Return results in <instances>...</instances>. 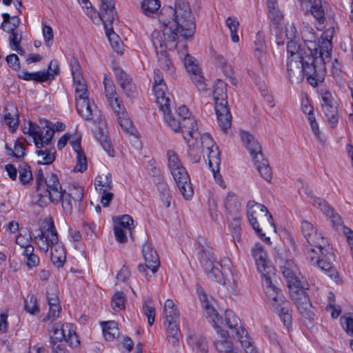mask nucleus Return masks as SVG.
<instances>
[{
  "label": "nucleus",
  "mask_w": 353,
  "mask_h": 353,
  "mask_svg": "<svg viewBox=\"0 0 353 353\" xmlns=\"http://www.w3.org/2000/svg\"><path fill=\"white\" fill-rule=\"evenodd\" d=\"M288 72L292 83H299L306 77L312 86L316 87L315 79L319 80L323 74V65L320 58L307 56L305 48L295 40L288 41Z\"/></svg>",
  "instance_id": "f257e3e1"
},
{
  "label": "nucleus",
  "mask_w": 353,
  "mask_h": 353,
  "mask_svg": "<svg viewBox=\"0 0 353 353\" xmlns=\"http://www.w3.org/2000/svg\"><path fill=\"white\" fill-rule=\"evenodd\" d=\"M159 21L163 26L161 34L165 35L168 29L176 39L192 38L196 29L194 17L187 0H175L174 7L164 6L161 9Z\"/></svg>",
  "instance_id": "f03ea898"
},
{
  "label": "nucleus",
  "mask_w": 353,
  "mask_h": 353,
  "mask_svg": "<svg viewBox=\"0 0 353 353\" xmlns=\"http://www.w3.org/2000/svg\"><path fill=\"white\" fill-rule=\"evenodd\" d=\"M161 111L168 125L174 132H181L187 143L190 142V138L198 141L199 132L196 120L190 114L185 105L179 108L176 117L172 113L170 105L165 106Z\"/></svg>",
  "instance_id": "7ed1b4c3"
},
{
  "label": "nucleus",
  "mask_w": 353,
  "mask_h": 353,
  "mask_svg": "<svg viewBox=\"0 0 353 353\" xmlns=\"http://www.w3.org/2000/svg\"><path fill=\"white\" fill-rule=\"evenodd\" d=\"M37 198L35 203L40 207H46L49 201H57L61 190V183L57 176L52 173L46 179L43 172L39 169L36 174Z\"/></svg>",
  "instance_id": "20e7f679"
},
{
  "label": "nucleus",
  "mask_w": 353,
  "mask_h": 353,
  "mask_svg": "<svg viewBox=\"0 0 353 353\" xmlns=\"http://www.w3.org/2000/svg\"><path fill=\"white\" fill-rule=\"evenodd\" d=\"M247 208L249 222L261 239L265 237L263 230L276 232L273 217L264 205L249 201Z\"/></svg>",
  "instance_id": "39448f33"
},
{
  "label": "nucleus",
  "mask_w": 353,
  "mask_h": 353,
  "mask_svg": "<svg viewBox=\"0 0 353 353\" xmlns=\"http://www.w3.org/2000/svg\"><path fill=\"white\" fill-rule=\"evenodd\" d=\"M240 137L261 176L265 181H270L272 177V172L268 159L264 157L261 143L254 135L247 131L241 130Z\"/></svg>",
  "instance_id": "423d86ee"
},
{
  "label": "nucleus",
  "mask_w": 353,
  "mask_h": 353,
  "mask_svg": "<svg viewBox=\"0 0 353 353\" xmlns=\"http://www.w3.org/2000/svg\"><path fill=\"white\" fill-rule=\"evenodd\" d=\"M165 35L161 31L154 30L152 34V41L156 50L160 66L166 71L172 72L173 66L168 58L167 50H173L177 46L178 39H175L171 31L166 29Z\"/></svg>",
  "instance_id": "0eeeda50"
},
{
  "label": "nucleus",
  "mask_w": 353,
  "mask_h": 353,
  "mask_svg": "<svg viewBox=\"0 0 353 353\" xmlns=\"http://www.w3.org/2000/svg\"><path fill=\"white\" fill-rule=\"evenodd\" d=\"M211 324L216 330L217 334L221 338L214 342L215 347L220 353H258L246 330H241L240 332L241 334L238 340L241 343L243 352L241 351L238 352L234 350L232 343L228 339V332L221 328V325L223 324L222 319L221 318L218 326L216 327L212 323Z\"/></svg>",
  "instance_id": "6e6552de"
},
{
  "label": "nucleus",
  "mask_w": 353,
  "mask_h": 353,
  "mask_svg": "<svg viewBox=\"0 0 353 353\" xmlns=\"http://www.w3.org/2000/svg\"><path fill=\"white\" fill-rule=\"evenodd\" d=\"M213 97L219 125L225 132L231 127L232 116L227 101L226 84L219 79L214 85Z\"/></svg>",
  "instance_id": "1a4fd4ad"
},
{
  "label": "nucleus",
  "mask_w": 353,
  "mask_h": 353,
  "mask_svg": "<svg viewBox=\"0 0 353 353\" xmlns=\"http://www.w3.org/2000/svg\"><path fill=\"white\" fill-rule=\"evenodd\" d=\"M167 156L168 167L180 192L185 199H190L193 195V189L188 172L174 151L168 150Z\"/></svg>",
  "instance_id": "9d476101"
},
{
  "label": "nucleus",
  "mask_w": 353,
  "mask_h": 353,
  "mask_svg": "<svg viewBox=\"0 0 353 353\" xmlns=\"http://www.w3.org/2000/svg\"><path fill=\"white\" fill-rule=\"evenodd\" d=\"M59 192H60L58 200L51 203L57 204L61 201L63 210L67 216L71 215L73 212L81 214L83 208V189L81 187H73L66 192L61 185V190H59Z\"/></svg>",
  "instance_id": "9b49d317"
},
{
  "label": "nucleus",
  "mask_w": 353,
  "mask_h": 353,
  "mask_svg": "<svg viewBox=\"0 0 353 353\" xmlns=\"http://www.w3.org/2000/svg\"><path fill=\"white\" fill-rule=\"evenodd\" d=\"M198 258L201 265L207 272L208 277L217 283L225 284L223 274L219 270L220 265L216 263L215 258L213 257L211 252L208 249L201 247V250L198 253Z\"/></svg>",
  "instance_id": "f8f14e48"
},
{
  "label": "nucleus",
  "mask_w": 353,
  "mask_h": 353,
  "mask_svg": "<svg viewBox=\"0 0 353 353\" xmlns=\"http://www.w3.org/2000/svg\"><path fill=\"white\" fill-rule=\"evenodd\" d=\"M153 90L160 110L170 105V94L167 92L168 88L164 81L161 72L159 69L154 70Z\"/></svg>",
  "instance_id": "ddd939ff"
},
{
  "label": "nucleus",
  "mask_w": 353,
  "mask_h": 353,
  "mask_svg": "<svg viewBox=\"0 0 353 353\" xmlns=\"http://www.w3.org/2000/svg\"><path fill=\"white\" fill-rule=\"evenodd\" d=\"M34 239L39 249L47 252L50 247L52 248L59 241L58 234L53 222L48 223L46 230L40 229Z\"/></svg>",
  "instance_id": "4468645a"
},
{
  "label": "nucleus",
  "mask_w": 353,
  "mask_h": 353,
  "mask_svg": "<svg viewBox=\"0 0 353 353\" xmlns=\"http://www.w3.org/2000/svg\"><path fill=\"white\" fill-rule=\"evenodd\" d=\"M321 98V107L324 114L330 125L334 128L339 121L338 103L328 91L322 93Z\"/></svg>",
  "instance_id": "2eb2a0df"
},
{
  "label": "nucleus",
  "mask_w": 353,
  "mask_h": 353,
  "mask_svg": "<svg viewBox=\"0 0 353 353\" xmlns=\"http://www.w3.org/2000/svg\"><path fill=\"white\" fill-rule=\"evenodd\" d=\"M301 231L309 244L312 246L319 247L320 250H325L330 247L327 241L321 233L317 232L316 228L307 221L301 222Z\"/></svg>",
  "instance_id": "dca6fc26"
},
{
  "label": "nucleus",
  "mask_w": 353,
  "mask_h": 353,
  "mask_svg": "<svg viewBox=\"0 0 353 353\" xmlns=\"http://www.w3.org/2000/svg\"><path fill=\"white\" fill-rule=\"evenodd\" d=\"M184 65L193 83L200 92L207 90V84L205 78L201 74V70L195 63V59L190 54H186L184 58Z\"/></svg>",
  "instance_id": "f3484780"
},
{
  "label": "nucleus",
  "mask_w": 353,
  "mask_h": 353,
  "mask_svg": "<svg viewBox=\"0 0 353 353\" xmlns=\"http://www.w3.org/2000/svg\"><path fill=\"white\" fill-rule=\"evenodd\" d=\"M51 331L52 332V334H50L51 353H69L62 341L65 338L67 331L65 324L61 322L55 323Z\"/></svg>",
  "instance_id": "a211bd4d"
},
{
  "label": "nucleus",
  "mask_w": 353,
  "mask_h": 353,
  "mask_svg": "<svg viewBox=\"0 0 353 353\" xmlns=\"http://www.w3.org/2000/svg\"><path fill=\"white\" fill-rule=\"evenodd\" d=\"M335 256L330 247L321 251V256L317 261V266L324 271L331 279L338 282V272L332 266Z\"/></svg>",
  "instance_id": "6ab92c4d"
},
{
  "label": "nucleus",
  "mask_w": 353,
  "mask_h": 353,
  "mask_svg": "<svg viewBox=\"0 0 353 353\" xmlns=\"http://www.w3.org/2000/svg\"><path fill=\"white\" fill-rule=\"evenodd\" d=\"M252 256L256 261L257 270L261 272L262 277L274 274V268L269 264L267 260V254L261 245H256L252 249Z\"/></svg>",
  "instance_id": "aec40b11"
},
{
  "label": "nucleus",
  "mask_w": 353,
  "mask_h": 353,
  "mask_svg": "<svg viewBox=\"0 0 353 353\" xmlns=\"http://www.w3.org/2000/svg\"><path fill=\"white\" fill-rule=\"evenodd\" d=\"M275 312H276L284 325L288 327L292 323V316L290 314V304L285 299L283 294H279V296L271 302Z\"/></svg>",
  "instance_id": "412c9836"
},
{
  "label": "nucleus",
  "mask_w": 353,
  "mask_h": 353,
  "mask_svg": "<svg viewBox=\"0 0 353 353\" xmlns=\"http://www.w3.org/2000/svg\"><path fill=\"white\" fill-rule=\"evenodd\" d=\"M305 290L294 292L290 294V296L299 312L307 318H311L313 315V312L311 311L312 303Z\"/></svg>",
  "instance_id": "4be33fe9"
},
{
  "label": "nucleus",
  "mask_w": 353,
  "mask_h": 353,
  "mask_svg": "<svg viewBox=\"0 0 353 353\" xmlns=\"http://www.w3.org/2000/svg\"><path fill=\"white\" fill-rule=\"evenodd\" d=\"M323 33L320 39L318 41V49H319V55L313 57L314 58H320L322 60L323 65V77L319 80H314L316 81V87L318 86L319 83H321L324 81L326 68H325V59H328L330 57L331 50H332V41L330 39H328L327 36L324 37Z\"/></svg>",
  "instance_id": "5701e85b"
},
{
  "label": "nucleus",
  "mask_w": 353,
  "mask_h": 353,
  "mask_svg": "<svg viewBox=\"0 0 353 353\" xmlns=\"http://www.w3.org/2000/svg\"><path fill=\"white\" fill-rule=\"evenodd\" d=\"M113 19H110L109 21L103 19V17H99V20L102 21L104 28L105 30V34L108 37L109 41L111 44L112 49L117 53H123V43L120 40L119 36L114 32L112 23L116 19V12L113 13Z\"/></svg>",
  "instance_id": "b1692460"
},
{
  "label": "nucleus",
  "mask_w": 353,
  "mask_h": 353,
  "mask_svg": "<svg viewBox=\"0 0 353 353\" xmlns=\"http://www.w3.org/2000/svg\"><path fill=\"white\" fill-rule=\"evenodd\" d=\"M142 252L146 267L155 273L160 265L159 258L156 250L150 244L145 243L143 245Z\"/></svg>",
  "instance_id": "393cba45"
},
{
  "label": "nucleus",
  "mask_w": 353,
  "mask_h": 353,
  "mask_svg": "<svg viewBox=\"0 0 353 353\" xmlns=\"http://www.w3.org/2000/svg\"><path fill=\"white\" fill-rule=\"evenodd\" d=\"M313 205L317 206L330 219L334 225H341L342 221L340 216L334 212V208L327 201L319 197H314Z\"/></svg>",
  "instance_id": "a878e982"
},
{
  "label": "nucleus",
  "mask_w": 353,
  "mask_h": 353,
  "mask_svg": "<svg viewBox=\"0 0 353 353\" xmlns=\"http://www.w3.org/2000/svg\"><path fill=\"white\" fill-rule=\"evenodd\" d=\"M197 292H199V297L202 303V307L205 311V314L208 321L210 323H212L214 326H218V323L219 321H221V317L218 312L212 305H210L207 294L203 290H201V292L197 290Z\"/></svg>",
  "instance_id": "bb28decb"
},
{
  "label": "nucleus",
  "mask_w": 353,
  "mask_h": 353,
  "mask_svg": "<svg viewBox=\"0 0 353 353\" xmlns=\"http://www.w3.org/2000/svg\"><path fill=\"white\" fill-rule=\"evenodd\" d=\"M116 12L114 7V0H101L100 12H96L92 9L90 10V18H92L93 14H97L99 17H103L104 20L110 21V19H113V13Z\"/></svg>",
  "instance_id": "cd10ccee"
},
{
  "label": "nucleus",
  "mask_w": 353,
  "mask_h": 353,
  "mask_svg": "<svg viewBox=\"0 0 353 353\" xmlns=\"http://www.w3.org/2000/svg\"><path fill=\"white\" fill-rule=\"evenodd\" d=\"M75 101L78 114L86 121L92 120V108H95V105L90 103L88 97L82 98V99H77Z\"/></svg>",
  "instance_id": "c85d7f7f"
},
{
  "label": "nucleus",
  "mask_w": 353,
  "mask_h": 353,
  "mask_svg": "<svg viewBox=\"0 0 353 353\" xmlns=\"http://www.w3.org/2000/svg\"><path fill=\"white\" fill-rule=\"evenodd\" d=\"M65 260L64 248L57 242L51 248V261L54 266L59 268L63 266Z\"/></svg>",
  "instance_id": "c756f323"
},
{
  "label": "nucleus",
  "mask_w": 353,
  "mask_h": 353,
  "mask_svg": "<svg viewBox=\"0 0 353 353\" xmlns=\"http://www.w3.org/2000/svg\"><path fill=\"white\" fill-rule=\"evenodd\" d=\"M225 323L229 328L235 332L238 339L241 334V330H245L241 325L240 319L232 310H226L225 313Z\"/></svg>",
  "instance_id": "7c9ffc66"
},
{
  "label": "nucleus",
  "mask_w": 353,
  "mask_h": 353,
  "mask_svg": "<svg viewBox=\"0 0 353 353\" xmlns=\"http://www.w3.org/2000/svg\"><path fill=\"white\" fill-rule=\"evenodd\" d=\"M166 327L167 338L173 346H177L179 343L180 332L177 322H167Z\"/></svg>",
  "instance_id": "2f4dec72"
},
{
  "label": "nucleus",
  "mask_w": 353,
  "mask_h": 353,
  "mask_svg": "<svg viewBox=\"0 0 353 353\" xmlns=\"http://www.w3.org/2000/svg\"><path fill=\"white\" fill-rule=\"evenodd\" d=\"M3 22L1 25V28L6 32L17 30L21 19L18 16L10 17L8 13L2 14Z\"/></svg>",
  "instance_id": "473e14b6"
},
{
  "label": "nucleus",
  "mask_w": 353,
  "mask_h": 353,
  "mask_svg": "<svg viewBox=\"0 0 353 353\" xmlns=\"http://www.w3.org/2000/svg\"><path fill=\"white\" fill-rule=\"evenodd\" d=\"M154 182L160 192L162 201L165 202L167 208L170 207L171 196L168 184L164 181L163 176H159L158 179H155Z\"/></svg>",
  "instance_id": "72a5a7b5"
},
{
  "label": "nucleus",
  "mask_w": 353,
  "mask_h": 353,
  "mask_svg": "<svg viewBox=\"0 0 353 353\" xmlns=\"http://www.w3.org/2000/svg\"><path fill=\"white\" fill-rule=\"evenodd\" d=\"M274 274H270L263 277V285L266 288V294L270 302L276 299L277 296H279V294H282L281 290L272 284V276Z\"/></svg>",
  "instance_id": "f704fd0d"
},
{
  "label": "nucleus",
  "mask_w": 353,
  "mask_h": 353,
  "mask_svg": "<svg viewBox=\"0 0 353 353\" xmlns=\"http://www.w3.org/2000/svg\"><path fill=\"white\" fill-rule=\"evenodd\" d=\"M101 325L104 337L107 341H112L119 335V329L115 321L102 322Z\"/></svg>",
  "instance_id": "c9c22d12"
},
{
  "label": "nucleus",
  "mask_w": 353,
  "mask_h": 353,
  "mask_svg": "<svg viewBox=\"0 0 353 353\" xmlns=\"http://www.w3.org/2000/svg\"><path fill=\"white\" fill-rule=\"evenodd\" d=\"M19 179L22 185H27L32 183L33 176L32 169L28 164L19 165L18 167Z\"/></svg>",
  "instance_id": "e433bc0d"
},
{
  "label": "nucleus",
  "mask_w": 353,
  "mask_h": 353,
  "mask_svg": "<svg viewBox=\"0 0 353 353\" xmlns=\"http://www.w3.org/2000/svg\"><path fill=\"white\" fill-rule=\"evenodd\" d=\"M225 206L228 213L234 215L239 214L241 204L237 200V196L234 193L230 192L225 198Z\"/></svg>",
  "instance_id": "4c0bfd02"
},
{
  "label": "nucleus",
  "mask_w": 353,
  "mask_h": 353,
  "mask_svg": "<svg viewBox=\"0 0 353 353\" xmlns=\"http://www.w3.org/2000/svg\"><path fill=\"white\" fill-rule=\"evenodd\" d=\"M96 190L99 192H103V190H110L112 188V176L110 173H107L105 175L98 176L95 179Z\"/></svg>",
  "instance_id": "58836bf2"
},
{
  "label": "nucleus",
  "mask_w": 353,
  "mask_h": 353,
  "mask_svg": "<svg viewBox=\"0 0 353 353\" xmlns=\"http://www.w3.org/2000/svg\"><path fill=\"white\" fill-rule=\"evenodd\" d=\"M26 130V128L24 129ZM24 134H29L31 137H32L34 139V143L37 148H40L41 143H39V139H41V134H43V131H41V128L37 124L32 123V121L28 122V128L27 130H23Z\"/></svg>",
  "instance_id": "ea45409f"
},
{
  "label": "nucleus",
  "mask_w": 353,
  "mask_h": 353,
  "mask_svg": "<svg viewBox=\"0 0 353 353\" xmlns=\"http://www.w3.org/2000/svg\"><path fill=\"white\" fill-rule=\"evenodd\" d=\"M160 7L159 0H143L141 3L143 12L148 17L155 14Z\"/></svg>",
  "instance_id": "a19ab883"
},
{
  "label": "nucleus",
  "mask_w": 353,
  "mask_h": 353,
  "mask_svg": "<svg viewBox=\"0 0 353 353\" xmlns=\"http://www.w3.org/2000/svg\"><path fill=\"white\" fill-rule=\"evenodd\" d=\"M96 137L100 142L104 150H105L110 156H113L112 153L114 152V150L112 149L111 142L108 135L101 128H99L98 132L96 134Z\"/></svg>",
  "instance_id": "79ce46f5"
},
{
  "label": "nucleus",
  "mask_w": 353,
  "mask_h": 353,
  "mask_svg": "<svg viewBox=\"0 0 353 353\" xmlns=\"http://www.w3.org/2000/svg\"><path fill=\"white\" fill-rule=\"evenodd\" d=\"M36 153L38 156H43L42 161H38V164L50 165L55 160L56 150L54 148L51 150H39Z\"/></svg>",
  "instance_id": "37998d69"
},
{
  "label": "nucleus",
  "mask_w": 353,
  "mask_h": 353,
  "mask_svg": "<svg viewBox=\"0 0 353 353\" xmlns=\"http://www.w3.org/2000/svg\"><path fill=\"white\" fill-rule=\"evenodd\" d=\"M65 327L68 331V334H65V341L71 347H77L80 344V341L75 331L72 329V324L65 323Z\"/></svg>",
  "instance_id": "c03bdc74"
},
{
  "label": "nucleus",
  "mask_w": 353,
  "mask_h": 353,
  "mask_svg": "<svg viewBox=\"0 0 353 353\" xmlns=\"http://www.w3.org/2000/svg\"><path fill=\"white\" fill-rule=\"evenodd\" d=\"M126 297L123 292H116L112 298V305L114 310L120 311L125 308Z\"/></svg>",
  "instance_id": "a18cd8bd"
},
{
  "label": "nucleus",
  "mask_w": 353,
  "mask_h": 353,
  "mask_svg": "<svg viewBox=\"0 0 353 353\" xmlns=\"http://www.w3.org/2000/svg\"><path fill=\"white\" fill-rule=\"evenodd\" d=\"M226 26L230 31L231 39L233 42H238L239 40L237 35V30L239 28V23L236 18L229 17L225 21Z\"/></svg>",
  "instance_id": "49530a36"
},
{
  "label": "nucleus",
  "mask_w": 353,
  "mask_h": 353,
  "mask_svg": "<svg viewBox=\"0 0 353 353\" xmlns=\"http://www.w3.org/2000/svg\"><path fill=\"white\" fill-rule=\"evenodd\" d=\"M310 12L318 21L319 24H323L325 21V13L322 8L321 1L319 3L314 0V3L310 6Z\"/></svg>",
  "instance_id": "de8ad7c7"
},
{
  "label": "nucleus",
  "mask_w": 353,
  "mask_h": 353,
  "mask_svg": "<svg viewBox=\"0 0 353 353\" xmlns=\"http://www.w3.org/2000/svg\"><path fill=\"white\" fill-rule=\"evenodd\" d=\"M195 143L203 148V150L206 149L207 150H210L214 146L213 139L209 134H203L202 135L199 134L198 141L196 142L195 140Z\"/></svg>",
  "instance_id": "09e8293b"
},
{
  "label": "nucleus",
  "mask_w": 353,
  "mask_h": 353,
  "mask_svg": "<svg viewBox=\"0 0 353 353\" xmlns=\"http://www.w3.org/2000/svg\"><path fill=\"white\" fill-rule=\"evenodd\" d=\"M189 343L194 345V348L196 350L197 353H207L208 345L206 344L205 339L202 336H195L190 339Z\"/></svg>",
  "instance_id": "8fccbe9b"
},
{
  "label": "nucleus",
  "mask_w": 353,
  "mask_h": 353,
  "mask_svg": "<svg viewBox=\"0 0 353 353\" xmlns=\"http://www.w3.org/2000/svg\"><path fill=\"white\" fill-rule=\"evenodd\" d=\"M103 84L105 88V97L108 101L114 99V98L118 97V94L115 90V86L112 83L111 80L108 79L106 76H105L103 79Z\"/></svg>",
  "instance_id": "3c124183"
},
{
  "label": "nucleus",
  "mask_w": 353,
  "mask_h": 353,
  "mask_svg": "<svg viewBox=\"0 0 353 353\" xmlns=\"http://www.w3.org/2000/svg\"><path fill=\"white\" fill-rule=\"evenodd\" d=\"M208 151V165L210 168H216L220 165L221 159L220 154L218 151V147L215 145V150L213 148L210 149Z\"/></svg>",
  "instance_id": "603ef678"
},
{
  "label": "nucleus",
  "mask_w": 353,
  "mask_h": 353,
  "mask_svg": "<svg viewBox=\"0 0 353 353\" xmlns=\"http://www.w3.org/2000/svg\"><path fill=\"white\" fill-rule=\"evenodd\" d=\"M241 216L239 214H234L232 220L229 223V227L230 228L232 235L235 239L240 237L241 232Z\"/></svg>",
  "instance_id": "864d4df0"
},
{
  "label": "nucleus",
  "mask_w": 353,
  "mask_h": 353,
  "mask_svg": "<svg viewBox=\"0 0 353 353\" xmlns=\"http://www.w3.org/2000/svg\"><path fill=\"white\" fill-rule=\"evenodd\" d=\"M286 282L288 283L290 294L294 292H298L299 290L305 289L302 285L301 281L299 279L295 274L286 279Z\"/></svg>",
  "instance_id": "5fc2aeb1"
},
{
  "label": "nucleus",
  "mask_w": 353,
  "mask_h": 353,
  "mask_svg": "<svg viewBox=\"0 0 353 353\" xmlns=\"http://www.w3.org/2000/svg\"><path fill=\"white\" fill-rule=\"evenodd\" d=\"M24 301L25 310L31 314H34L39 312L37 305V299L35 296L31 295Z\"/></svg>",
  "instance_id": "6e6d98bb"
},
{
  "label": "nucleus",
  "mask_w": 353,
  "mask_h": 353,
  "mask_svg": "<svg viewBox=\"0 0 353 353\" xmlns=\"http://www.w3.org/2000/svg\"><path fill=\"white\" fill-rule=\"evenodd\" d=\"M114 73L116 76L117 80L119 81L121 87L125 84H128L132 81V78L128 74L121 68L114 67Z\"/></svg>",
  "instance_id": "4d7b16f0"
},
{
  "label": "nucleus",
  "mask_w": 353,
  "mask_h": 353,
  "mask_svg": "<svg viewBox=\"0 0 353 353\" xmlns=\"http://www.w3.org/2000/svg\"><path fill=\"white\" fill-rule=\"evenodd\" d=\"M118 224L117 225L121 226L122 229L128 230L131 234V230L134 228V220L128 214H124L117 218Z\"/></svg>",
  "instance_id": "13d9d810"
},
{
  "label": "nucleus",
  "mask_w": 353,
  "mask_h": 353,
  "mask_svg": "<svg viewBox=\"0 0 353 353\" xmlns=\"http://www.w3.org/2000/svg\"><path fill=\"white\" fill-rule=\"evenodd\" d=\"M109 103L116 114L117 117L121 114L124 115L126 113L125 108L123 104V102L119 97L114 98V99L110 100Z\"/></svg>",
  "instance_id": "bf43d9fd"
},
{
  "label": "nucleus",
  "mask_w": 353,
  "mask_h": 353,
  "mask_svg": "<svg viewBox=\"0 0 353 353\" xmlns=\"http://www.w3.org/2000/svg\"><path fill=\"white\" fill-rule=\"evenodd\" d=\"M88 163L86 157L83 153L77 154V164L74 168V172H83L87 170Z\"/></svg>",
  "instance_id": "052dcab7"
},
{
  "label": "nucleus",
  "mask_w": 353,
  "mask_h": 353,
  "mask_svg": "<svg viewBox=\"0 0 353 353\" xmlns=\"http://www.w3.org/2000/svg\"><path fill=\"white\" fill-rule=\"evenodd\" d=\"M293 265L294 263L292 261H281L280 270L285 279L294 274L292 270Z\"/></svg>",
  "instance_id": "680f3d73"
},
{
  "label": "nucleus",
  "mask_w": 353,
  "mask_h": 353,
  "mask_svg": "<svg viewBox=\"0 0 353 353\" xmlns=\"http://www.w3.org/2000/svg\"><path fill=\"white\" fill-rule=\"evenodd\" d=\"M72 74L73 77V82H77V81H81L84 79L81 75V72L79 68V65L78 61L76 59H73L70 63Z\"/></svg>",
  "instance_id": "e2e57ef3"
},
{
  "label": "nucleus",
  "mask_w": 353,
  "mask_h": 353,
  "mask_svg": "<svg viewBox=\"0 0 353 353\" xmlns=\"http://www.w3.org/2000/svg\"><path fill=\"white\" fill-rule=\"evenodd\" d=\"M269 9V17L271 21L275 24H279L283 18V14L279 9L278 6Z\"/></svg>",
  "instance_id": "0e129e2a"
},
{
  "label": "nucleus",
  "mask_w": 353,
  "mask_h": 353,
  "mask_svg": "<svg viewBox=\"0 0 353 353\" xmlns=\"http://www.w3.org/2000/svg\"><path fill=\"white\" fill-rule=\"evenodd\" d=\"M143 314L148 317V324L152 326L155 321V310L153 307L149 306L145 302L143 305Z\"/></svg>",
  "instance_id": "69168bd1"
},
{
  "label": "nucleus",
  "mask_w": 353,
  "mask_h": 353,
  "mask_svg": "<svg viewBox=\"0 0 353 353\" xmlns=\"http://www.w3.org/2000/svg\"><path fill=\"white\" fill-rule=\"evenodd\" d=\"M9 32L10 33L9 37V42L10 47L17 48L18 46H19L21 43L22 35L20 32H18L17 30H11Z\"/></svg>",
  "instance_id": "338daca9"
},
{
  "label": "nucleus",
  "mask_w": 353,
  "mask_h": 353,
  "mask_svg": "<svg viewBox=\"0 0 353 353\" xmlns=\"http://www.w3.org/2000/svg\"><path fill=\"white\" fill-rule=\"evenodd\" d=\"M26 155L24 145L17 139L14 143V151L12 152V156L17 159L23 158Z\"/></svg>",
  "instance_id": "774afa93"
}]
</instances>
